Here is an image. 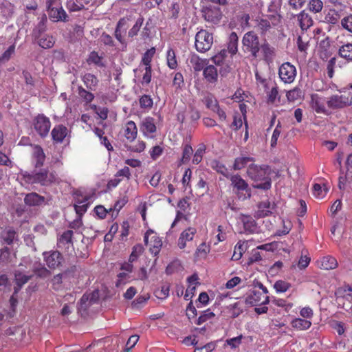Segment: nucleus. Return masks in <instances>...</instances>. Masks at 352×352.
Instances as JSON below:
<instances>
[{
    "mask_svg": "<svg viewBox=\"0 0 352 352\" xmlns=\"http://www.w3.org/2000/svg\"><path fill=\"white\" fill-rule=\"evenodd\" d=\"M89 119H90V116L86 113L82 114L80 118V120L85 124H87Z\"/></svg>",
    "mask_w": 352,
    "mask_h": 352,
    "instance_id": "obj_51",
    "label": "nucleus"
},
{
    "mask_svg": "<svg viewBox=\"0 0 352 352\" xmlns=\"http://www.w3.org/2000/svg\"><path fill=\"white\" fill-rule=\"evenodd\" d=\"M120 179L115 178L114 179H111L109 182L108 186L109 187H116L120 183Z\"/></svg>",
    "mask_w": 352,
    "mask_h": 352,
    "instance_id": "obj_48",
    "label": "nucleus"
},
{
    "mask_svg": "<svg viewBox=\"0 0 352 352\" xmlns=\"http://www.w3.org/2000/svg\"><path fill=\"white\" fill-rule=\"evenodd\" d=\"M58 6H60L59 0H46L47 10Z\"/></svg>",
    "mask_w": 352,
    "mask_h": 352,
    "instance_id": "obj_42",
    "label": "nucleus"
},
{
    "mask_svg": "<svg viewBox=\"0 0 352 352\" xmlns=\"http://www.w3.org/2000/svg\"><path fill=\"white\" fill-rule=\"evenodd\" d=\"M89 198L85 197L82 200L78 199L76 201V204H74V209L76 214L80 217H82L87 210L89 207V204L87 203Z\"/></svg>",
    "mask_w": 352,
    "mask_h": 352,
    "instance_id": "obj_17",
    "label": "nucleus"
},
{
    "mask_svg": "<svg viewBox=\"0 0 352 352\" xmlns=\"http://www.w3.org/2000/svg\"><path fill=\"white\" fill-rule=\"evenodd\" d=\"M14 276H15V283L16 286L14 287V294H16L19 290L21 289L23 285L27 283L29 280L31 279L32 277V275H25L23 274L21 272L17 270L14 272Z\"/></svg>",
    "mask_w": 352,
    "mask_h": 352,
    "instance_id": "obj_15",
    "label": "nucleus"
},
{
    "mask_svg": "<svg viewBox=\"0 0 352 352\" xmlns=\"http://www.w3.org/2000/svg\"><path fill=\"white\" fill-rule=\"evenodd\" d=\"M50 19L53 21H66L67 14L64 9L60 6H56L47 10Z\"/></svg>",
    "mask_w": 352,
    "mask_h": 352,
    "instance_id": "obj_11",
    "label": "nucleus"
},
{
    "mask_svg": "<svg viewBox=\"0 0 352 352\" xmlns=\"http://www.w3.org/2000/svg\"><path fill=\"white\" fill-rule=\"evenodd\" d=\"M125 163L133 168H136L140 166L141 162L140 160L136 159H128L126 160Z\"/></svg>",
    "mask_w": 352,
    "mask_h": 352,
    "instance_id": "obj_41",
    "label": "nucleus"
},
{
    "mask_svg": "<svg viewBox=\"0 0 352 352\" xmlns=\"http://www.w3.org/2000/svg\"><path fill=\"white\" fill-rule=\"evenodd\" d=\"M3 143V131L0 129V146Z\"/></svg>",
    "mask_w": 352,
    "mask_h": 352,
    "instance_id": "obj_54",
    "label": "nucleus"
},
{
    "mask_svg": "<svg viewBox=\"0 0 352 352\" xmlns=\"http://www.w3.org/2000/svg\"><path fill=\"white\" fill-rule=\"evenodd\" d=\"M140 128L144 136L153 138L154 137V118L152 117L145 118L142 121Z\"/></svg>",
    "mask_w": 352,
    "mask_h": 352,
    "instance_id": "obj_8",
    "label": "nucleus"
},
{
    "mask_svg": "<svg viewBox=\"0 0 352 352\" xmlns=\"http://www.w3.org/2000/svg\"><path fill=\"white\" fill-rule=\"evenodd\" d=\"M34 272L36 276L41 278H45L50 274V271L47 270L45 267L35 268L34 270Z\"/></svg>",
    "mask_w": 352,
    "mask_h": 352,
    "instance_id": "obj_34",
    "label": "nucleus"
},
{
    "mask_svg": "<svg viewBox=\"0 0 352 352\" xmlns=\"http://www.w3.org/2000/svg\"><path fill=\"white\" fill-rule=\"evenodd\" d=\"M43 258L47 266L52 270L59 267L64 261L63 256L58 251L44 252Z\"/></svg>",
    "mask_w": 352,
    "mask_h": 352,
    "instance_id": "obj_4",
    "label": "nucleus"
},
{
    "mask_svg": "<svg viewBox=\"0 0 352 352\" xmlns=\"http://www.w3.org/2000/svg\"><path fill=\"white\" fill-rule=\"evenodd\" d=\"M153 232V231L150 229V230H147V232L145 233V235H144V241L145 245H148V236L151 234H152Z\"/></svg>",
    "mask_w": 352,
    "mask_h": 352,
    "instance_id": "obj_50",
    "label": "nucleus"
},
{
    "mask_svg": "<svg viewBox=\"0 0 352 352\" xmlns=\"http://www.w3.org/2000/svg\"><path fill=\"white\" fill-rule=\"evenodd\" d=\"M78 95L82 98L86 102L89 103L94 99V95L84 89L82 86H79L78 88Z\"/></svg>",
    "mask_w": 352,
    "mask_h": 352,
    "instance_id": "obj_19",
    "label": "nucleus"
},
{
    "mask_svg": "<svg viewBox=\"0 0 352 352\" xmlns=\"http://www.w3.org/2000/svg\"><path fill=\"white\" fill-rule=\"evenodd\" d=\"M95 134L101 140L104 137V131L103 129L96 127L94 130Z\"/></svg>",
    "mask_w": 352,
    "mask_h": 352,
    "instance_id": "obj_46",
    "label": "nucleus"
},
{
    "mask_svg": "<svg viewBox=\"0 0 352 352\" xmlns=\"http://www.w3.org/2000/svg\"><path fill=\"white\" fill-rule=\"evenodd\" d=\"M141 214V216L142 217V219L145 221L146 219V203L142 204L139 206L138 209Z\"/></svg>",
    "mask_w": 352,
    "mask_h": 352,
    "instance_id": "obj_45",
    "label": "nucleus"
},
{
    "mask_svg": "<svg viewBox=\"0 0 352 352\" xmlns=\"http://www.w3.org/2000/svg\"><path fill=\"white\" fill-rule=\"evenodd\" d=\"M10 302L12 307H14L16 304L17 303V300L16 298H14L13 296H12L10 298Z\"/></svg>",
    "mask_w": 352,
    "mask_h": 352,
    "instance_id": "obj_53",
    "label": "nucleus"
},
{
    "mask_svg": "<svg viewBox=\"0 0 352 352\" xmlns=\"http://www.w3.org/2000/svg\"><path fill=\"white\" fill-rule=\"evenodd\" d=\"M15 51V45H12L10 46L7 50H6L0 57V60L7 61L8 60L12 55L14 53Z\"/></svg>",
    "mask_w": 352,
    "mask_h": 352,
    "instance_id": "obj_29",
    "label": "nucleus"
},
{
    "mask_svg": "<svg viewBox=\"0 0 352 352\" xmlns=\"http://www.w3.org/2000/svg\"><path fill=\"white\" fill-rule=\"evenodd\" d=\"M100 41L101 43H102L105 45H109L111 47H113L115 45L114 41H113L112 36L106 32H103L101 34V36L100 37Z\"/></svg>",
    "mask_w": 352,
    "mask_h": 352,
    "instance_id": "obj_27",
    "label": "nucleus"
},
{
    "mask_svg": "<svg viewBox=\"0 0 352 352\" xmlns=\"http://www.w3.org/2000/svg\"><path fill=\"white\" fill-rule=\"evenodd\" d=\"M8 282V277L6 275L0 276V286L5 285Z\"/></svg>",
    "mask_w": 352,
    "mask_h": 352,
    "instance_id": "obj_49",
    "label": "nucleus"
},
{
    "mask_svg": "<svg viewBox=\"0 0 352 352\" xmlns=\"http://www.w3.org/2000/svg\"><path fill=\"white\" fill-rule=\"evenodd\" d=\"M21 179L25 184H39L47 186L58 183V177L55 171L50 172L47 168H35L32 172L24 171L21 173Z\"/></svg>",
    "mask_w": 352,
    "mask_h": 352,
    "instance_id": "obj_1",
    "label": "nucleus"
},
{
    "mask_svg": "<svg viewBox=\"0 0 352 352\" xmlns=\"http://www.w3.org/2000/svg\"><path fill=\"white\" fill-rule=\"evenodd\" d=\"M145 146V143L139 140L136 144L129 146V149L133 152L140 153L144 150Z\"/></svg>",
    "mask_w": 352,
    "mask_h": 352,
    "instance_id": "obj_30",
    "label": "nucleus"
},
{
    "mask_svg": "<svg viewBox=\"0 0 352 352\" xmlns=\"http://www.w3.org/2000/svg\"><path fill=\"white\" fill-rule=\"evenodd\" d=\"M136 292H137V290L134 287H130L129 288L127 289L126 292L124 294V297L126 299L131 300L134 297Z\"/></svg>",
    "mask_w": 352,
    "mask_h": 352,
    "instance_id": "obj_38",
    "label": "nucleus"
},
{
    "mask_svg": "<svg viewBox=\"0 0 352 352\" xmlns=\"http://www.w3.org/2000/svg\"><path fill=\"white\" fill-rule=\"evenodd\" d=\"M143 34L144 35H146V36H149V34H150V27H149V23L148 22L146 23L144 29V32H143Z\"/></svg>",
    "mask_w": 352,
    "mask_h": 352,
    "instance_id": "obj_52",
    "label": "nucleus"
},
{
    "mask_svg": "<svg viewBox=\"0 0 352 352\" xmlns=\"http://www.w3.org/2000/svg\"><path fill=\"white\" fill-rule=\"evenodd\" d=\"M145 72L142 78V83L148 84L151 80L152 69L151 66L144 68Z\"/></svg>",
    "mask_w": 352,
    "mask_h": 352,
    "instance_id": "obj_35",
    "label": "nucleus"
},
{
    "mask_svg": "<svg viewBox=\"0 0 352 352\" xmlns=\"http://www.w3.org/2000/svg\"><path fill=\"white\" fill-rule=\"evenodd\" d=\"M154 179V175L151 177V179H150V184L153 186L154 184H153V181Z\"/></svg>",
    "mask_w": 352,
    "mask_h": 352,
    "instance_id": "obj_56",
    "label": "nucleus"
},
{
    "mask_svg": "<svg viewBox=\"0 0 352 352\" xmlns=\"http://www.w3.org/2000/svg\"><path fill=\"white\" fill-rule=\"evenodd\" d=\"M82 80L86 87L91 91H94L98 83L97 77L91 73L84 74L82 76Z\"/></svg>",
    "mask_w": 352,
    "mask_h": 352,
    "instance_id": "obj_16",
    "label": "nucleus"
},
{
    "mask_svg": "<svg viewBox=\"0 0 352 352\" xmlns=\"http://www.w3.org/2000/svg\"><path fill=\"white\" fill-rule=\"evenodd\" d=\"M32 158L34 160V168H41L45 160V154L42 147L39 145H34L33 147Z\"/></svg>",
    "mask_w": 352,
    "mask_h": 352,
    "instance_id": "obj_12",
    "label": "nucleus"
},
{
    "mask_svg": "<svg viewBox=\"0 0 352 352\" xmlns=\"http://www.w3.org/2000/svg\"><path fill=\"white\" fill-rule=\"evenodd\" d=\"M116 177H125L129 178L131 176L130 169L128 166H124L123 168L119 170L116 175Z\"/></svg>",
    "mask_w": 352,
    "mask_h": 352,
    "instance_id": "obj_37",
    "label": "nucleus"
},
{
    "mask_svg": "<svg viewBox=\"0 0 352 352\" xmlns=\"http://www.w3.org/2000/svg\"><path fill=\"white\" fill-rule=\"evenodd\" d=\"M153 99L149 95H143L140 98V104L142 108H149L151 109L153 106Z\"/></svg>",
    "mask_w": 352,
    "mask_h": 352,
    "instance_id": "obj_24",
    "label": "nucleus"
},
{
    "mask_svg": "<svg viewBox=\"0 0 352 352\" xmlns=\"http://www.w3.org/2000/svg\"><path fill=\"white\" fill-rule=\"evenodd\" d=\"M112 230H115V228H113V226H111V231Z\"/></svg>",
    "mask_w": 352,
    "mask_h": 352,
    "instance_id": "obj_59",
    "label": "nucleus"
},
{
    "mask_svg": "<svg viewBox=\"0 0 352 352\" xmlns=\"http://www.w3.org/2000/svg\"><path fill=\"white\" fill-rule=\"evenodd\" d=\"M144 248L141 244H137L133 246L132 252L129 256V261L133 262L137 260L138 256L143 252Z\"/></svg>",
    "mask_w": 352,
    "mask_h": 352,
    "instance_id": "obj_22",
    "label": "nucleus"
},
{
    "mask_svg": "<svg viewBox=\"0 0 352 352\" xmlns=\"http://www.w3.org/2000/svg\"><path fill=\"white\" fill-rule=\"evenodd\" d=\"M128 202V197L126 196L122 197L116 201L113 208H110L109 211H112L111 216L116 217L118 212Z\"/></svg>",
    "mask_w": 352,
    "mask_h": 352,
    "instance_id": "obj_18",
    "label": "nucleus"
},
{
    "mask_svg": "<svg viewBox=\"0 0 352 352\" xmlns=\"http://www.w3.org/2000/svg\"><path fill=\"white\" fill-rule=\"evenodd\" d=\"M94 211L96 214V215L100 219H104L107 216V214L110 212L109 210H107L103 206H97L94 208Z\"/></svg>",
    "mask_w": 352,
    "mask_h": 352,
    "instance_id": "obj_31",
    "label": "nucleus"
},
{
    "mask_svg": "<svg viewBox=\"0 0 352 352\" xmlns=\"http://www.w3.org/2000/svg\"><path fill=\"white\" fill-rule=\"evenodd\" d=\"M132 262H130L129 261L128 263H124L121 266V270L126 271L127 273L130 274L133 270V265L131 264Z\"/></svg>",
    "mask_w": 352,
    "mask_h": 352,
    "instance_id": "obj_44",
    "label": "nucleus"
},
{
    "mask_svg": "<svg viewBox=\"0 0 352 352\" xmlns=\"http://www.w3.org/2000/svg\"><path fill=\"white\" fill-rule=\"evenodd\" d=\"M92 109L102 120H104L107 118L109 110L107 107L97 108L96 105H94Z\"/></svg>",
    "mask_w": 352,
    "mask_h": 352,
    "instance_id": "obj_28",
    "label": "nucleus"
},
{
    "mask_svg": "<svg viewBox=\"0 0 352 352\" xmlns=\"http://www.w3.org/2000/svg\"><path fill=\"white\" fill-rule=\"evenodd\" d=\"M4 318V315L0 313V322L2 321Z\"/></svg>",
    "mask_w": 352,
    "mask_h": 352,
    "instance_id": "obj_57",
    "label": "nucleus"
},
{
    "mask_svg": "<svg viewBox=\"0 0 352 352\" xmlns=\"http://www.w3.org/2000/svg\"><path fill=\"white\" fill-rule=\"evenodd\" d=\"M112 230H115V228H113V226H111V231Z\"/></svg>",
    "mask_w": 352,
    "mask_h": 352,
    "instance_id": "obj_60",
    "label": "nucleus"
},
{
    "mask_svg": "<svg viewBox=\"0 0 352 352\" xmlns=\"http://www.w3.org/2000/svg\"><path fill=\"white\" fill-rule=\"evenodd\" d=\"M45 28L43 24H39L36 30H34L33 36L38 45L43 49H50L55 43V38L50 34H45Z\"/></svg>",
    "mask_w": 352,
    "mask_h": 352,
    "instance_id": "obj_3",
    "label": "nucleus"
},
{
    "mask_svg": "<svg viewBox=\"0 0 352 352\" xmlns=\"http://www.w3.org/2000/svg\"><path fill=\"white\" fill-rule=\"evenodd\" d=\"M123 134L128 142H133L138 135V129L133 121H128L124 128Z\"/></svg>",
    "mask_w": 352,
    "mask_h": 352,
    "instance_id": "obj_9",
    "label": "nucleus"
},
{
    "mask_svg": "<svg viewBox=\"0 0 352 352\" xmlns=\"http://www.w3.org/2000/svg\"><path fill=\"white\" fill-rule=\"evenodd\" d=\"M147 300V298L140 296H138L134 301H133L132 305L135 307H139L142 304L145 303Z\"/></svg>",
    "mask_w": 352,
    "mask_h": 352,
    "instance_id": "obj_40",
    "label": "nucleus"
},
{
    "mask_svg": "<svg viewBox=\"0 0 352 352\" xmlns=\"http://www.w3.org/2000/svg\"><path fill=\"white\" fill-rule=\"evenodd\" d=\"M32 126L38 135L45 138L48 135L51 129V121L44 114L39 113L33 118Z\"/></svg>",
    "mask_w": 352,
    "mask_h": 352,
    "instance_id": "obj_2",
    "label": "nucleus"
},
{
    "mask_svg": "<svg viewBox=\"0 0 352 352\" xmlns=\"http://www.w3.org/2000/svg\"><path fill=\"white\" fill-rule=\"evenodd\" d=\"M153 56H154V47L150 48L144 54L142 59V63L145 66V67L151 66V62L152 60Z\"/></svg>",
    "mask_w": 352,
    "mask_h": 352,
    "instance_id": "obj_21",
    "label": "nucleus"
},
{
    "mask_svg": "<svg viewBox=\"0 0 352 352\" xmlns=\"http://www.w3.org/2000/svg\"><path fill=\"white\" fill-rule=\"evenodd\" d=\"M68 135L69 129L62 124L55 125L51 131L52 140L54 144L63 143Z\"/></svg>",
    "mask_w": 352,
    "mask_h": 352,
    "instance_id": "obj_5",
    "label": "nucleus"
},
{
    "mask_svg": "<svg viewBox=\"0 0 352 352\" xmlns=\"http://www.w3.org/2000/svg\"><path fill=\"white\" fill-rule=\"evenodd\" d=\"M22 74L25 79V83L27 85H34V80L31 74L26 70L23 71Z\"/></svg>",
    "mask_w": 352,
    "mask_h": 352,
    "instance_id": "obj_39",
    "label": "nucleus"
},
{
    "mask_svg": "<svg viewBox=\"0 0 352 352\" xmlns=\"http://www.w3.org/2000/svg\"><path fill=\"white\" fill-rule=\"evenodd\" d=\"M11 163L9 157L0 151V165L10 166Z\"/></svg>",
    "mask_w": 352,
    "mask_h": 352,
    "instance_id": "obj_36",
    "label": "nucleus"
},
{
    "mask_svg": "<svg viewBox=\"0 0 352 352\" xmlns=\"http://www.w3.org/2000/svg\"><path fill=\"white\" fill-rule=\"evenodd\" d=\"M71 313L70 308L68 305H64L63 309H61L60 314L63 316L69 315Z\"/></svg>",
    "mask_w": 352,
    "mask_h": 352,
    "instance_id": "obj_47",
    "label": "nucleus"
},
{
    "mask_svg": "<svg viewBox=\"0 0 352 352\" xmlns=\"http://www.w3.org/2000/svg\"><path fill=\"white\" fill-rule=\"evenodd\" d=\"M102 2L97 0H75V1H69L67 3V8L72 12L80 11L85 8V6H94Z\"/></svg>",
    "mask_w": 352,
    "mask_h": 352,
    "instance_id": "obj_7",
    "label": "nucleus"
},
{
    "mask_svg": "<svg viewBox=\"0 0 352 352\" xmlns=\"http://www.w3.org/2000/svg\"><path fill=\"white\" fill-rule=\"evenodd\" d=\"M118 279L116 283V286L117 287H119L123 285H125L126 283H129L132 279L131 276L129 273L125 272H120L118 275Z\"/></svg>",
    "mask_w": 352,
    "mask_h": 352,
    "instance_id": "obj_20",
    "label": "nucleus"
},
{
    "mask_svg": "<svg viewBox=\"0 0 352 352\" xmlns=\"http://www.w3.org/2000/svg\"><path fill=\"white\" fill-rule=\"evenodd\" d=\"M100 140H101V144H104V146L107 148V149L109 151H113V146L111 144V143L109 142L107 137L104 136Z\"/></svg>",
    "mask_w": 352,
    "mask_h": 352,
    "instance_id": "obj_43",
    "label": "nucleus"
},
{
    "mask_svg": "<svg viewBox=\"0 0 352 352\" xmlns=\"http://www.w3.org/2000/svg\"><path fill=\"white\" fill-rule=\"evenodd\" d=\"M28 9L35 10L36 8V6L32 7H27Z\"/></svg>",
    "mask_w": 352,
    "mask_h": 352,
    "instance_id": "obj_58",
    "label": "nucleus"
},
{
    "mask_svg": "<svg viewBox=\"0 0 352 352\" xmlns=\"http://www.w3.org/2000/svg\"><path fill=\"white\" fill-rule=\"evenodd\" d=\"M149 153L151 158L154 160V147L150 149Z\"/></svg>",
    "mask_w": 352,
    "mask_h": 352,
    "instance_id": "obj_55",
    "label": "nucleus"
},
{
    "mask_svg": "<svg viewBox=\"0 0 352 352\" xmlns=\"http://www.w3.org/2000/svg\"><path fill=\"white\" fill-rule=\"evenodd\" d=\"M143 23V19L140 17L137 19L135 23L133 25V26L130 29V30L128 32V35L129 37L133 38V36H136L140 31V27L142 26Z\"/></svg>",
    "mask_w": 352,
    "mask_h": 352,
    "instance_id": "obj_23",
    "label": "nucleus"
},
{
    "mask_svg": "<svg viewBox=\"0 0 352 352\" xmlns=\"http://www.w3.org/2000/svg\"><path fill=\"white\" fill-rule=\"evenodd\" d=\"M18 234L12 227H6L1 232L0 242L10 245L18 241Z\"/></svg>",
    "mask_w": 352,
    "mask_h": 352,
    "instance_id": "obj_6",
    "label": "nucleus"
},
{
    "mask_svg": "<svg viewBox=\"0 0 352 352\" xmlns=\"http://www.w3.org/2000/svg\"><path fill=\"white\" fill-rule=\"evenodd\" d=\"M139 340V336L138 335H133L129 337L128 339L126 348L124 349V352H130V350L136 344Z\"/></svg>",
    "mask_w": 352,
    "mask_h": 352,
    "instance_id": "obj_26",
    "label": "nucleus"
},
{
    "mask_svg": "<svg viewBox=\"0 0 352 352\" xmlns=\"http://www.w3.org/2000/svg\"><path fill=\"white\" fill-rule=\"evenodd\" d=\"M129 21H130L129 18L124 17V18L120 19L117 23V25H116V28L115 30V37L120 43H124V41L122 36V32L126 31V29L129 28Z\"/></svg>",
    "mask_w": 352,
    "mask_h": 352,
    "instance_id": "obj_14",
    "label": "nucleus"
},
{
    "mask_svg": "<svg viewBox=\"0 0 352 352\" xmlns=\"http://www.w3.org/2000/svg\"><path fill=\"white\" fill-rule=\"evenodd\" d=\"M10 257V250L8 247H3L0 250V263H7Z\"/></svg>",
    "mask_w": 352,
    "mask_h": 352,
    "instance_id": "obj_25",
    "label": "nucleus"
},
{
    "mask_svg": "<svg viewBox=\"0 0 352 352\" xmlns=\"http://www.w3.org/2000/svg\"><path fill=\"white\" fill-rule=\"evenodd\" d=\"M45 202V197L36 192L28 193L24 197V203L29 206H41Z\"/></svg>",
    "mask_w": 352,
    "mask_h": 352,
    "instance_id": "obj_10",
    "label": "nucleus"
},
{
    "mask_svg": "<svg viewBox=\"0 0 352 352\" xmlns=\"http://www.w3.org/2000/svg\"><path fill=\"white\" fill-rule=\"evenodd\" d=\"M90 301L91 303L96 302L97 299H89V296L87 294H83L80 300V308L79 309H86L87 307V302Z\"/></svg>",
    "mask_w": 352,
    "mask_h": 352,
    "instance_id": "obj_33",
    "label": "nucleus"
},
{
    "mask_svg": "<svg viewBox=\"0 0 352 352\" xmlns=\"http://www.w3.org/2000/svg\"><path fill=\"white\" fill-rule=\"evenodd\" d=\"M72 236V230H69L65 231L58 239V247L61 249H69L71 246L73 245Z\"/></svg>",
    "mask_w": 352,
    "mask_h": 352,
    "instance_id": "obj_13",
    "label": "nucleus"
},
{
    "mask_svg": "<svg viewBox=\"0 0 352 352\" xmlns=\"http://www.w3.org/2000/svg\"><path fill=\"white\" fill-rule=\"evenodd\" d=\"M101 56H100L98 52L93 51L90 53L88 58V62L94 63L95 65H100L101 63Z\"/></svg>",
    "mask_w": 352,
    "mask_h": 352,
    "instance_id": "obj_32",
    "label": "nucleus"
}]
</instances>
